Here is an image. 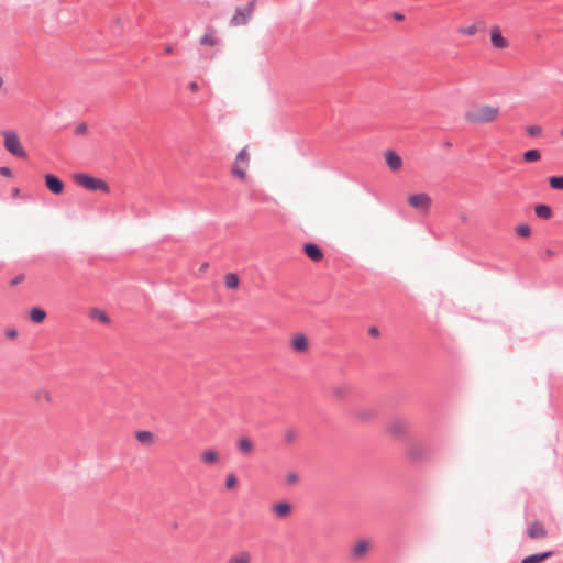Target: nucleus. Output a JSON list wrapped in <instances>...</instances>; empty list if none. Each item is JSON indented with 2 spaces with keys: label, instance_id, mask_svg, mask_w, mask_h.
I'll use <instances>...</instances> for the list:
<instances>
[{
  "label": "nucleus",
  "instance_id": "nucleus-1",
  "mask_svg": "<svg viewBox=\"0 0 563 563\" xmlns=\"http://www.w3.org/2000/svg\"><path fill=\"white\" fill-rule=\"evenodd\" d=\"M499 108L493 106H479L465 112V120L473 124H486L495 121Z\"/></svg>",
  "mask_w": 563,
  "mask_h": 563
},
{
  "label": "nucleus",
  "instance_id": "nucleus-2",
  "mask_svg": "<svg viewBox=\"0 0 563 563\" xmlns=\"http://www.w3.org/2000/svg\"><path fill=\"white\" fill-rule=\"evenodd\" d=\"M74 180L77 185L90 191L109 192V185L101 178L93 177L89 174L78 173L74 175Z\"/></svg>",
  "mask_w": 563,
  "mask_h": 563
},
{
  "label": "nucleus",
  "instance_id": "nucleus-3",
  "mask_svg": "<svg viewBox=\"0 0 563 563\" xmlns=\"http://www.w3.org/2000/svg\"><path fill=\"white\" fill-rule=\"evenodd\" d=\"M254 9H255V0L247 2V4H245L243 7H238L235 9V12H234L232 19L230 20V25L240 26V25L247 24L252 18Z\"/></svg>",
  "mask_w": 563,
  "mask_h": 563
},
{
  "label": "nucleus",
  "instance_id": "nucleus-4",
  "mask_svg": "<svg viewBox=\"0 0 563 563\" xmlns=\"http://www.w3.org/2000/svg\"><path fill=\"white\" fill-rule=\"evenodd\" d=\"M3 136H4V147L10 154H12L13 156L19 157V158L26 157V151L21 145L20 140L15 132L5 131L3 133Z\"/></svg>",
  "mask_w": 563,
  "mask_h": 563
},
{
  "label": "nucleus",
  "instance_id": "nucleus-5",
  "mask_svg": "<svg viewBox=\"0 0 563 563\" xmlns=\"http://www.w3.org/2000/svg\"><path fill=\"white\" fill-rule=\"evenodd\" d=\"M408 203L420 212H427L431 207L432 200L428 194L420 192L409 196Z\"/></svg>",
  "mask_w": 563,
  "mask_h": 563
},
{
  "label": "nucleus",
  "instance_id": "nucleus-6",
  "mask_svg": "<svg viewBox=\"0 0 563 563\" xmlns=\"http://www.w3.org/2000/svg\"><path fill=\"white\" fill-rule=\"evenodd\" d=\"M408 455L413 462H423L430 459L431 450L420 443H412L408 448Z\"/></svg>",
  "mask_w": 563,
  "mask_h": 563
},
{
  "label": "nucleus",
  "instance_id": "nucleus-7",
  "mask_svg": "<svg viewBox=\"0 0 563 563\" xmlns=\"http://www.w3.org/2000/svg\"><path fill=\"white\" fill-rule=\"evenodd\" d=\"M44 181H45V186L46 188L54 195H60L63 194L64 191V183L63 180L54 175V174H46L44 176Z\"/></svg>",
  "mask_w": 563,
  "mask_h": 563
},
{
  "label": "nucleus",
  "instance_id": "nucleus-8",
  "mask_svg": "<svg viewBox=\"0 0 563 563\" xmlns=\"http://www.w3.org/2000/svg\"><path fill=\"white\" fill-rule=\"evenodd\" d=\"M408 430V422L402 418L393 419L387 427L389 434L400 438L406 434Z\"/></svg>",
  "mask_w": 563,
  "mask_h": 563
},
{
  "label": "nucleus",
  "instance_id": "nucleus-9",
  "mask_svg": "<svg viewBox=\"0 0 563 563\" xmlns=\"http://www.w3.org/2000/svg\"><path fill=\"white\" fill-rule=\"evenodd\" d=\"M303 252L307 257H309L313 262H320L324 254L320 246L313 242H308L303 244Z\"/></svg>",
  "mask_w": 563,
  "mask_h": 563
},
{
  "label": "nucleus",
  "instance_id": "nucleus-10",
  "mask_svg": "<svg viewBox=\"0 0 563 563\" xmlns=\"http://www.w3.org/2000/svg\"><path fill=\"white\" fill-rule=\"evenodd\" d=\"M490 42L495 48H506L508 46V41L503 36L500 27L495 25L490 30Z\"/></svg>",
  "mask_w": 563,
  "mask_h": 563
},
{
  "label": "nucleus",
  "instance_id": "nucleus-11",
  "mask_svg": "<svg viewBox=\"0 0 563 563\" xmlns=\"http://www.w3.org/2000/svg\"><path fill=\"white\" fill-rule=\"evenodd\" d=\"M527 534L530 539H541L548 536V531L541 521L536 520L529 526Z\"/></svg>",
  "mask_w": 563,
  "mask_h": 563
},
{
  "label": "nucleus",
  "instance_id": "nucleus-12",
  "mask_svg": "<svg viewBox=\"0 0 563 563\" xmlns=\"http://www.w3.org/2000/svg\"><path fill=\"white\" fill-rule=\"evenodd\" d=\"M385 158H386V164L393 172L398 170L402 165L401 157L395 151L388 150L385 153Z\"/></svg>",
  "mask_w": 563,
  "mask_h": 563
},
{
  "label": "nucleus",
  "instance_id": "nucleus-13",
  "mask_svg": "<svg viewBox=\"0 0 563 563\" xmlns=\"http://www.w3.org/2000/svg\"><path fill=\"white\" fill-rule=\"evenodd\" d=\"M554 555L553 551H545L540 553L530 554L521 561V563H541Z\"/></svg>",
  "mask_w": 563,
  "mask_h": 563
},
{
  "label": "nucleus",
  "instance_id": "nucleus-14",
  "mask_svg": "<svg viewBox=\"0 0 563 563\" xmlns=\"http://www.w3.org/2000/svg\"><path fill=\"white\" fill-rule=\"evenodd\" d=\"M291 347L296 352H305L308 349V339L305 334H296L291 340Z\"/></svg>",
  "mask_w": 563,
  "mask_h": 563
},
{
  "label": "nucleus",
  "instance_id": "nucleus-15",
  "mask_svg": "<svg viewBox=\"0 0 563 563\" xmlns=\"http://www.w3.org/2000/svg\"><path fill=\"white\" fill-rule=\"evenodd\" d=\"M273 511L278 518H286L291 512V505L288 501H280L273 506Z\"/></svg>",
  "mask_w": 563,
  "mask_h": 563
},
{
  "label": "nucleus",
  "instance_id": "nucleus-16",
  "mask_svg": "<svg viewBox=\"0 0 563 563\" xmlns=\"http://www.w3.org/2000/svg\"><path fill=\"white\" fill-rule=\"evenodd\" d=\"M534 213L538 218L548 220L552 217V208L545 203H539L534 207Z\"/></svg>",
  "mask_w": 563,
  "mask_h": 563
},
{
  "label": "nucleus",
  "instance_id": "nucleus-17",
  "mask_svg": "<svg viewBox=\"0 0 563 563\" xmlns=\"http://www.w3.org/2000/svg\"><path fill=\"white\" fill-rule=\"evenodd\" d=\"M46 318V312L40 307H33L30 311V319L34 323H42Z\"/></svg>",
  "mask_w": 563,
  "mask_h": 563
},
{
  "label": "nucleus",
  "instance_id": "nucleus-18",
  "mask_svg": "<svg viewBox=\"0 0 563 563\" xmlns=\"http://www.w3.org/2000/svg\"><path fill=\"white\" fill-rule=\"evenodd\" d=\"M251 554L247 551H241L235 555H232L227 563H250Z\"/></svg>",
  "mask_w": 563,
  "mask_h": 563
},
{
  "label": "nucleus",
  "instance_id": "nucleus-19",
  "mask_svg": "<svg viewBox=\"0 0 563 563\" xmlns=\"http://www.w3.org/2000/svg\"><path fill=\"white\" fill-rule=\"evenodd\" d=\"M368 550V542L366 540L358 541L352 551V554L354 558H361L363 556Z\"/></svg>",
  "mask_w": 563,
  "mask_h": 563
},
{
  "label": "nucleus",
  "instance_id": "nucleus-20",
  "mask_svg": "<svg viewBox=\"0 0 563 563\" xmlns=\"http://www.w3.org/2000/svg\"><path fill=\"white\" fill-rule=\"evenodd\" d=\"M238 449L242 454H250L253 450V443L249 438H241L238 441Z\"/></svg>",
  "mask_w": 563,
  "mask_h": 563
},
{
  "label": "nucleus",
  "instance_id": "nucleus-21",
  "mask_svg": "<svg viewBox=\"0 0 563 563\" xmlns=\"http://www.w3.org/2000/svg\"><path fill=\"white\" fill-rule=\"evenodd\" d=\"M522 158L525 162L533 163L541 158V153L537 148L528 150L522 154Z\"/></svg>",
  "mask_w": 563,
  "mask_h": 563
},
{
  "label": "nucleus",
  "instance_id": "nucleus-22",
  "mask_svg": "<svg viewBox=\"0 0 563 563\" xmlns=\"http://www.w3.org/2000/svg\"><path fill=\"white\" fill-rule=\"evenodd\" d=\"M219 459V454L214 450H207L201 455V461L205 464H213Z\"/></svg>",
  "mask_w": 563,
  "mask_h": 563
},
{
  "label": "nucleus",
  "instance_id": "nucleus-23",
  "mask_svg": "<svg viewBox=\"0 0 563 563\" xmlns=\"http://www.w3.org/2000/svg\"><path fill=\"white\" fill-rule=\"evenodd\" d=\"M225 286L229 289H234L239 286V277L234 273H228L225 275Z\"/></svg>",
  "mask_w": 563,
  "mask_h": 563
},
{
  "label": "nucleus",
  "instance_id": "nucleus-24",
  "mask_svg": "<svg viewBox=\"0 0 563 563\" xmlns=\"http://www.w3.org/2000/svg\"><path fill=\"white\" fill-rule=\"evenodd\" d=\"M548 181L552 189L563 190V176H551Z\"/></svg>",
  "mask_w": 563,
  "mask_h": 563
},
{
  "label": "nucleus",
  "instance_id": "nucleus-25",
  "mask_svg": "<svg viewBox=\"0 0 563 563\" xmlns=\"http://www.w3.org/2000/svg\"><path fill=\"white\" fill-rule=\"evenodd\" d=\"M213 31H209V33H206L201 38H200V44L201 45H209V46H214L218 44V40L213 36Z\"/></svg>",
  "mask_w": 563,
  "mask_h": 563
},
{
  "label": "nucleus",
  "instance_id": "nucleus-26",
  "mask_svg": "<svg viewBox=\"0 0 563 563\" xmlns=\"http://www.w3.org/2000/svg\"><path fill=\"white\" fill-rule=\"evenodd\" d=\"M135 437L141 443H150L153 439V434L150 431H137Z\"/></svg>",
  "mask_w": 563,
  "mask_h": 563
},
{
  "label": "nucleus",
  "instance_id": "nucleus-27",
  "mask_svg": "<svg viewBox=\"0 0 563 563\" xmlns=\"http://www.w3.org/2000/svg\"><path fill=\"white\" fill-rule=\"evenodd\" d=\"M516 233L521 238H529L531 234V229L528 224L522 223L516 227Z\"/></svg>",
  "mask_w": 563,
  "mask_h": 563
},
{
  "label": "nucleus",
  "instance_id": "nucleus-28",
  "mask_svg": "<svg viewBox=\"0 0 563 563\" xmlns=\"http://www.w3.org/2000/svg\"><path fill=\"white\" fill-rule=\"evenodd\" d=\"M297 439V432L294 429H287L285 431L284 441L286 444H292Z\"/></svg>",
  "mask_w": 563,
  "mask_h": 563
},
{
  "label": "nucleus",
  "instance_id": "nucleus-29",
  "mask_svg": "<svg viewBox=\"0 0 563 563\" xmlns=\"http://www.w3.org/2000/svg\"><path fill=\"white\" fill-rule=\"evenodd\" d=\"M241 163H234L233 167H232V174L238 176L239 178H241L242 180L245 179L246 177V174H245V169L241 167L240 165Z\"/></svg>",
  "mask_w": 563,
  "mask_h": 563
},
{
  "label": "nucleus",
  "instance_id": "nucleus-30",
  "mask_svg": "<svg viewBox=\"0 0 563 563\" xmlns=\"http://www.w3.org/2000/svg\"><path fill=\"white\" fill-rule=\"evenodd\" d=\"M91 316H92V318H96V319L100 320L103 323H108L109 322L108 314L104 311H102V310L95 309L92 311Z\"/></svg>",
  "mask_w": 563,
  "mask_h": 563
},
{
  "label": "nucleus",
  "instance_id": "nucleus-31",
  "mask_svg": "<svg viewBox=\"0 0 563 563\" xmlns=\"http://www.w3.org/2000/svg\"><path fill=\"white\" fill-rule=\"evenodd\" d=\"M477 31L478 30H477L476 24L467 25V26L460 29V33L467 35V36L475 35L477 33Z\"/></svg>",
  "mask_w": 563,
  "mask_h": 563
},
{
  "label": "nucleus",
  "instance_id": "nucleus-32",
  "mask_svg": "<svg viewBox=\"0 0 563 563\" xmlns=\"http://www.w3.org/2000/svg\"><path fill=\"white\" fill-rule=\"evenodd\" d=\"M374 411L371 410V409H363V410H358L356 412V416L362 419V420H368L371 419L372 417H374Z\"/></svg>",
  "mask_w": 563,
  "mask_h": 563
},
{
  "label": "nucleus",
  "instance_id": "nucleus-33",
  "mask_svg": "<svg viewBox=\"0 0 563 563\" xmlns=\"http://www.w3.org/2000/svg\"><path fill=\"white\" fill-rule=\"evenodd\" d=\"M526 132L529 136H538L541 134L542 128L540 125H529Z\"/></svg>",
  "mask_w": 563,
  "mask_h": 563
},
{
  "label": "nucleus",
  "instance_id": "nucleus-34",
  "mask_svg": "<svg viewBox=\"0 0 563 563\" xmlns=\"http://www.w3.org/2000/svg\"><path fill=\"white\" fill-rule=\"evenodd\" d=\"M235 162L236 163H243V164H247L249 162V154L246 152L245 148L241 150L238 155H236V158H235Z\"/></svg>",
  "mask_w": 563,
  "mask_h": 563
},
{
  "label": "nucleus",
  "instance_id": "nucleus-35",
  "mask_svg": "<svg viewBox=\"0 0 563 563\" xmlns=\"http://www.w3.org/2000/svg\"><path fill=\"white\" fill-rule=\"evenodd\" d=\"M236 482H238V479H236L235 475L234 474H229L227 476V479H225V487L228 489H232V488L235 487Z\"/></svg>",
  "mask_w": 563,
  "mask_h": 563
},
{
  "label": "nucleus",
  "instance_id": "nucleus-36",
  "mask_svg": "<svg viewBox=\"0 0 563 563\" xmlns=\"http://www.w3.org/2000/svg\"><path fill=\"white\" fill-rule=\"evenodd\" d=\"M299 477L295 472L288 473L286 476V482L288 485H294L298 482Z\"/></svg>",
  "mask_w": 563,
  "mask_h": 563
},
{
  "label": "nucleus",
  "instance_id": "nucleus-37",
  "mask_svg": "<svg viewBox=\"0 0 563 563\" xmlns=\"http://www.w3.org/2000/svg\"><path fill=\"white\" fill-rule=\"evenodd\" d=\"M42 398H44L46 401H51V395L46 389L37 391L36 399L40 400Z\"/></svg>",
  "mask_w": 563,
  "mask_h": 563
},
{
  "label": "nucleus",
  "instance_id": "nucleus-38",
  "mask_svg": "<svg viewBox=\"0 0 563 563\" xmlns=\"http://www.w3.org/2000/svg\"><path fill=\"white\" fill-rule=\"evenodd\" d=\"M86 131H87V124L86 123H80V124H78L76 126L75 134L80 135V134L86 133Z\"/></svg>",
  "mask_w": 563,
  "mask_h": 563
},
{
  "label": "nucleus",
  "instance_id": "nucleus-39",
  "mask_svg": "<svg viewBox=\"0 0 563 563\" xmlns=\"http://www.w3.org/2000/svg\"><path fill=\"white\" fill-rule=\"evenodd\" d=\"M0 175L4 177H11L12 176V169L8 166L0 167Z\"/></svg>",
  "mask_w": 563,
  "mask_h": 563
},
{
  "label": "nucleus",
  "instance_id": "nucleus-40",
  "mask_svg": "<svg viewBox=\"0 0 563 563\" xmlns=\"http://www.w3.org/2000/svg\"><path fill=\"white\" fill-rule=\"evenodd\" d=\"M23 280H24V275L23 274H19L14 278L11 279L10 285L11 286H16L20 283H22Z\"/></svg>",
  "mask_w": 563,
  "mask_h": 563
},
{
  "label": "nucleus",
  "instance_id": "nucleus-41",
  "mask_svg": "<svg viewBox=\"0 0 563 563\" xmlns=\"http://www.w3.org/2000/svg\"><path fill=\"white\" fill-rule=\"evenodd\" d=\"M5 336L8 339H15L18 336V331L15 329H8L5 331Z\"/></svg>",
  "mask_w": 563,
  "mask_h": 563
},
{
  "label": "nucleus",
  "instance_id": "nucleus-42",
  "mask_svg": "<svg viewBox=\"0 0 563 563\" xmlns=\"http://www.w3.org/2000/svg\"><path fill=\"white\" fill-rule=\"evenodd\" d=\"M544 255H545L547 258L553 257V256L556 255V252L554 250H552V249H545Z\"/></svg>",
  "mask_w": 563,
  "mask_h": 563
},
{
  "label": "nucleus",
  "instance_id": "nucleus-43",
  "mask_svg": "<svg viewBox=\"0 0 563 563\" xmlns=\"http://www.w3.org/2000/svg\"><path fill=\"white\" fill-rule=\"evenodd\" d=\"M368 334H369V335H372V336H377V335L379 334V330H378V328H376V327H371V328L368 329Z\"/></svg>",
  "mask_w": 563,
  "mask_h": 563
},
{
  "label": "nucleus",
  "instance_id": "nucleus-44",
  "mask_svg": "<svg viewBox=\"0 0 563 563\" xmlns=\"http://www.w3.org/2000/svg\"><path fill=\"white\" fill-rule=\"evenodd\" d=\"M393 18L396 20V21H402L405 19V15L400 12H394L393 13Z\"/></svg>",
  "mask_w": 563,
  "mask_h": 563
},
{
  "label": "nucleus",
  "instance_id": "nucleus-45",
  "mask_svg": "<svg viewBox=\"0 0 563 563\" xmlns=\"http://www.w3.org/2000/svg\"><path fill=\"white\" fill-rule=\"evenodd\" d=\"M189 89H190L191 91H196V90L198 89V84H197V82H195V81H191V82L189 84Z\"/></svg>",
  "mask_w": 563,
  "mask_h": 563
},
{
  "label": "nucleus",
  "instance_id": "nucleus-46",
  "mask_svg": "<svg viewBox=\"0 0 563 563\" xmlns=\"http://www.w3.org/2000/svg\"><path fill=\"white\" fill-rule=\"evenodd\" d=\"M173 52V47L172 46H166L165 47V53L166 54H170Z\"/></svg>",
  "mask_w": 563,
  "mask_h": 563
},
{
  "label": "nucleus",
  "instance_id": "nucleus-47",
  "mask_svg": "<svg viewBox=\"0 0 563 563\" xmlns=\"http://www.w3.org/2000/svg\"><path fill=\"white\" fill-rule=\"evenodd\" d=\"M19 192H20V189H19V188H15V189L13 190V194H14V195H18Z\"/></svg>",
  "mask_w": 563,
  "mask_h": 563
},
{
  "label": "nucleus",
  "instance_id": "nucleus-48",
  "mask_svg": "<svg viewBox=\"0 0 563 563\" xmlns=\"http://www.w3.org/2000/svg\"><path fill=\"white\" fill-rule=\"evenodd\" d=\"M2 85H3V79H2V77L0 76V88L2 87Z\"/></svg>",
  "mask_w": 563,
  "mask_h": 563
},
{
  "label": "nucleus",
  "instance_id": "nucleus-49",
  "mask_svg": "<svg viewBox=\"0 0 563 563\" xmlns=\"http://www.w3.org/2000/svg\"><path fill=\"white\" fill-rule=\"evenodd\" d=\"M561 136L563 137V129L561 130Z\"/></svg>",
  "mask_w": 563,
  "mask_h": 563
}]
</instances>
